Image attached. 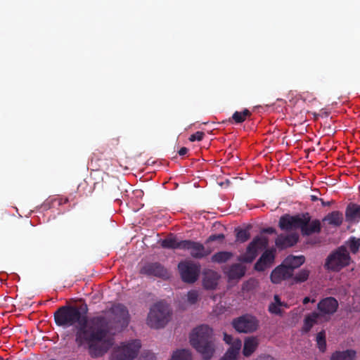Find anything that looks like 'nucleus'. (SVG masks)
<instances>
[{
	"instance_id": "obj_1",
	"label": "nucleus",
	"mask_w": 360,
	"mask_h": 360,
	"mask_svg": "<svg viewBox=\"0 0 360 360\" xmlns=\"http://www.w3.org/2000/svg\"><path fill=\"white\" fill-rule=\"evenodd\" d=\"M76 306L65 305L54 312V321L58 326L64 328L77 324L75 332V342L79 347H85L93 357L102 356L105 352L98 345L105 342L109 331L108 323L104 316L88 318L86 315V304L82 309Z\"/></svg>"
},
{
	"instance_id": "obj_2",
	"label": "nucleus",
	"mask_w": 360,
	"mask_h": 360,
	"mask_svg": "<svg viewBox=\"0 0 360 360\" xmlns=\"http://www.w3.org/2000/svg\"><path fill=\"white\" fill-rule=\"evenodd\" d=\"M190 342L204 360H210L215 352L213 330L207 325H201L193 329Z\"/></svg>"
},
{
	"instance_id": "obj_3",
	"label": "nucleus",
	"mask_w": 360,
	"mask_h": 360,
	"mask_svg": "<svg viewBox=\"0 0 360 360\" xmlns=\"http://www.w3.org/2000/svg\"><path fill=\"white\" fill-rule=\"evenodd\" d=\"M109 312L111 314L110 318L104 316L109 324L108 336L110 334H115L122 331L128 326L130 321L129 311L122 304L117 303L113 304L110 308Z\"/></svg>"
},
{
	"instance_id": "obj_4",
	"label": "nucleus",
	"mask_w": 360,
	"mask_h": 360,
	"mask_svg": "<svg viewBox=\"0 0 360 360\" xmlns=\"http://www.w3.org/2000/svg\"><path fill=\"white\" fill-rule=\"evenodd\" d=\"M351 262L352 259L347 248L342 245L327 257L324 267L328 271L338 272L349 265Z\"/></svg>"
},
{
	"instance_id": "obj_5",
	"label": "nucleus",
	"mask_w": 360,
	"mask_h": 360,
	"mask_svg": "<svg viewBox=\"0 0 360 360\" xmlns=\"http://www.w3.org/2000/svg\"><path fill=\"white\" fill-rule=\"evenodd\" d=\"M169 316L168 305L163 302H158L151 307L148 315L147 323L151 328H163L168 323Z\"/></svg>"
},
{
	"instance_id": "obj_6",
	"label": "nucleus",
	"mask_w": 360,
	"mask_h": 360,
	"mask_svg": "<svg viewBox=\"0 0 360 360\" xmlns=\"http://www.w3.org/2000/svg\"><path fill=\"white\" fill-rule=\"evenodd\" d=\"M141 347V344L139 340L122 343L113 349L110 360H133L137 356Z\"/></svg>"
},
{
	"instance_id": "obj_7",
	"label": "nucleus",
	"mask_w": 360,
	"mask_h": 360,
	"mask_svg": "<svg viewBox=\"0 0 360 360\" xmlns=\"http://www.w3.org/2000/svg\"><path fill=\"white\" fill-rule=\"evenodd\" d=\"M269 245V240L265 236H256L249 243L245 252L238 257V261L242 263H252L257 257L259 251L265 249Z\"/></svg>"
},
{
	"instance_id": "obj_8",
	"label": "nucleus",
	"mask_w": 360,
	"mask_h": 360,
	"mask_svg": "<svg viewBox=\"0 0 360 360\" xmlns=\"http://www.w3.org/2000/svg\"><path fill=\"white\" fill-rule=\"evenodd\" d=\"M232 326L239 333H250L257 330L259 321L255 316L246 314L234 319Z\"/></svg>"
},
{
	"instance_id": "obj_9",
	"label": "nucleus",
	"mask_w": 360,
	"mask_h": 360,
	"mask_svg": "<svg viewBox=\"0 0 360 360\" xmlns=\"http://www.w3.org/2000/svg\"><path fill=\"white\" fill-rule=\"evenodd\" d=\"M181 278L185 283H195L200 274V266L191 261H181L178 264Z\"/></svg>"
},
{
	"instance_id": "obj_10",
	"label": "nucleus",
	"mask_w": 360,
	"mask_h": 360,
	"mask_svg": "<svg viewBox=\"0 0 360 360\" xmlns=\"http://www.w3.org/2000/svg\"><path fill=\"white\" fill-rule=\"evenodd\" d=\"M141 274L148 277L154 276L163 279L168 278L169 275L167 269L159 262H148L141 266Z\"/></svg>"
},
{
	"instance_id": "obj_11",
	"label": "nucleus",
	"mask_w": 360,
	"mask_h": 360,
	"mask_svg": "<svg viewBox=\"0 0 360 360\" xmlns=\"http://www.w3.org/2000/svg\"><path fill=\"white\" fill-rule=\"evenodd\" d=\"M182 247L183 250H188L191 256L197 259L206 257L212 252L210 250L205 248L203 244L191 240H184V244Z\"/></svg>"
},
{
	"instance_id": "obj_12",
	"label": "nucleus",
	"mask_w": 360,
	"mask_h": 360,
	"mask_svg": "<svg viewBox=\"0 0 360 360\" xmlns=\"http://www.w3.org/2000/svg\"><path fill=\"white\" fill-rule=\"evenodd\" d=\"M302 224L300 227L302 236H310L321 232V226L319 219L311 221V216L308 212L302 213Z\"/></svg>"
},
{
	"instance_id": "obj_13",
	"label": "nucleus",
	"mask_w": 360,
	"mask_h": 360,
	"mask_svg": "<svg viewBox=\"0 0 360 360\" xmlns=\"http://www.w3.org/2000/svg\"><path fill=\"white\" fill-rule=\"evenodd\" d=\"M338 302L335 297H328L322 299L317 304L320 316L335 314L338 310Z\"/></svg>"
},
{
	"instance_id": "obj_14",
	"label": "nucleus",
	"mask_w": 360,
	"mask_h": 360,
	"mask_svg": "<svg viewBox=\"0 0 360 360\" xmlns=\"http://www.w3.org/2000/svg\"><path fill=\"white\" fill-rule=\"evenodd\" d=\"M302 224V214L290 216L285 214L279 219V227L281 230L290 231L292 229H300Z\"/></svg>"
},
{
	"instance_id": "obj_15",
	"label": "nucleus",
	"mask_w": 360,
	"mask_h": 360,
	"mask_svg": "<svg viewBox=\"0 0 360 360\" xmlns=\"http://www.w3.org/2000/svg\"><path fill=\"white\" fill-rule=\"evenodd\" d=\"M274 259L275 250H266L255 264L254 268L257 271H264L273 264Z\"/></svg>"
},
{
	"instance_id": "obj_16",
	"label": "nucleus",
	"mask_w": 360,
	"mask_h": 360,
	"mask_svg": "<svg viewBox=\"0 0 360 360\" xmlns=\"http://www.w3.org/2000/svg\"><path fill=\"white\" fill-rule=\"evenodd\" d=\"M246 272V267L241 264H233L224 269V273L229 281H238L243 278Z\"/></svg>"
},
{
	"instance_id": "obj_17",
	"label": "nucleus",
	"mask_w": 360,
	"mask_h": 360,
	"mask_svg": "<svg viewBox=\"0 0 360 360\" xmlns=\"http://www.w3.org/2000/svg\"><path fill=\"white\" fill-rule=\"evenodd\" d=\"M292 275V272L282 263L272 271L270 278L272 283L278 284L282 281L291 278Z\"/></svg>"
},
{
	"instance_id": "obj_18",
	"label": "nucleus",
	"mask_w": 360,
	"mask_h": 360,
	"mask_svg": "<svg viewBox=\"0 0 360 360\" xmlns=\"http://www.w3.org/2000/svg\"><path fill=\"white\" fill-rule=\"evenodd\" d=\"M299 240V236L296 233L288 235L280 234L276 239V245L281 249L290 248L295 245Z\"/></svg>"
},
{
	"instance_id": "obj_19",
	"label": "nucleus",
	"mask_w": 360,
	"mask_h": 360,
	"mask_svg": "<svg viewBox=\"0 0 360 360\" xmlns=\"http://www.w3.org/2000/svg\"><path fill=\"white\" fill-rule=\"evenodd\" d=\"M218 274L213 270H206L203 273L202 284L205 289H215L218 284Z\"/></svg>"
},
{
	"instance_id": "obj_20",
	"label": "nucleus",
	"mask_w": 360,
	"mask_h": 360,
	"mask_svg": "<svg viewBox=\"0 0 360 360\" xmlns=\"http://www.w3.org/2000/svg\"><path fill=\"white\" fill-rule=\"evenodd\" d=\"M242 342L239 339L234 340L224 355L219 360H237Z\"/></svg>"
},
{
	"instance_id": "obj_21",
	"label": "nucleus",
	"mask_w": 360,
	"mask_h": 360,
	"mask_svg": "<svg viewBox=\"0 0 360 360\" xmlns=\"http://www.w3.org/2000/svg\"><path fill=\"white\" fill-rule=\"evenodd\" d=\"M305 262V257L303 255L300 256H294L289 255L283 261V264L286 266V267L289 269L290 272L293 274V271L295 269L300 267L302 264H303Z\"/></svg>"
},
{
	"instance_id": "obj_22",
	"label": "nucleus",
	"mask_w": 360,
	"mask_h": 360,
	"mask_svg": "<svg viewBox=\"0 0 360 360\" xmlns=\"http://www.w3.org/2000/svg\"><path fill=\"white\" fill-rule=\"evenodd\" d=\"M346 219L348 221H360V205L350 203L345 210Z\"/></svg>"
},
{
	"instance_id": "obj_23",
	"label": "nucleus",
	"mask_w": 360,
	"mask_h": 360,
	"mask_svg": "<svg viewBox=\"0 0 360 360\" xmlns=\"http://www.w3.org/2000/svg\"><path fill=\"white\" fill-rule=\"evenodd\" d=\"M259 345V340L256 337H248L245 339L243 354L245 356H250L256 350Z\"/></svg>"
},
{
	"instance_id": "obj_24",
	"label": "nucleus",
	"mask_w": 360,
	"mask_h": 360,
	"mask_svg": "<svg viewBox=\"0 0 360 360\" xmlns=\"http://www.w3.org/2000/svg\"><path fill=\"white\" fill-rule=\"evenodd\" d=\"M323 221L335 227L340 226L343 222L342 213L340 211H333L324 217Z\"/></svg>"
},
{
	"instance_id": "obj_25",
	"label": "nucleus",
	"mask_w": 360,
	"mask_h": 360,
	"mask_svg": "<svg viewBox=\"0 0 360 360\" xmlns=\"http://www.w3.org/2000/svg\"><path fill=\"white\" fill-rule=\"evenodd\" d=\"M184 240H178L176 237L170 236L163 239L160 245L163 248L183 250Z\"/></svg>"
},
{
	"instance_id": "obj_26",
	"label": "nucleus",
	"mask_w": 360,
	"mask_h": 360,
	"mask_svg": "<svg viewBox=\"0 0 360 360\" xmlns=\"http://www.w3.org/2000/svg\"><path fill=\"white\" fill-rule=\"evenodd\" d=\"M319 317L320 314L316 311L307 315L304 319V324L301 330L302 333H307L309 332L313 326L317 323V320Z\"/></svg>"
},
{
	"instance_id": "obj_27",
	"label": "nucleus",
	"mask_w": 360,
	"mask_h": 360,
	"mask_svg": "<svg viewBox=\"0 0 360 360\" xmlns=\"http://www.w3.org/2000/svg\"><path fill=\"white\" fill-rule=\"evenodd\" d=\"M334 360H356V352L349 349L344 351H335L331 354Z\"/></svg>"
},
{
	"instance_id": "obj_28",
	"label": "nucleus",
	"mask_w": 360,
	"mask_h": 360,
	"mask_svg": "<svg viewBox=\"0 0 360 360\" xmlns=\"http://www.w3.org/2000/svg\"><path fill=\"white\" fill-rule=\"evenodd\" d=\"M233 257V253L227 251H220L212 256V262L222 264L228 262Z\"/></svg>"
},
{
	"instance_id": "obj_29",
	"label": "nucleus",
	"mask_w": 360,
	"mask_h": 360,
	"mask_svg": "<svg viewBox=\"0 0 360 360\" xmlns=\"http://www.w3.org/2000/svg\"><path fill=\"white\" fill-rule=\"evenodd\" d=\"M171 360H192L191 352L186 349L176 350L174 352Z\"/></svg>"
},
{
	"instance_id": "obj_30",
	"label": "nucleus",
	"mask_w": 360,
	"mask_h": 360,
	"mask_svg": "<svg viewBox=\"0 0 360 360\" xmlns=\"http://www.w3.org/2000/svg\"><path fill=\"white\" fill-rule=\"evenodd\" d=\"M345 246L350 250L353 254L359 252L360 248V238L355 237H350L349 239L345 243Z\"/></svg>"
},
{
	"instance_id": "obj_31",
	"label": "nucleus",
	"mask_w": 360,
	"mask_h": 360,
	"mask_svg": "<svg viewBox=\"0 0 360 360\" xmlns=\"http://www.w3.org/2000/svg\"><path fill=\"white\" fill-rule=\"evenodd\" d=\"M236 240L240 243H244L247 241L250 237V233L249 232V228L247 229H235Z\"/></svg>"
},
{
	"instance_id": "obj_32",
	"label": "nucleus",
	"mask_w": 360,
	"mask_h": 360,
	"mask_svg": "<svg viewBox=\"0 0 360 360\" xmlns=\"http://www.w3.org/2000/svg\"><path fill=\"white\" fill-rule=\"evenodd\" d=\"M250 115L251 112L250 110L245 109L242 112L236 111L232 115V119L236 123L239 124L243 122L248 117L250 116Z\"/></svg>"
},
{
	"instance_id": "obj_33",
	"label": "nucleus",
	"mask_w": 360,
	"mask_h": 360,
	"mask_svg": "<svg viewBox=\"0 0 360 360\" xmlns=\"http://www.w3.org/2000/svg\"><path fill=\"white\" fill-rule=\"evenodd\" d=\"M316 344L319 349L324 352L326 349V333L323 330L318 333L316 335Z\"/></svg>"
},
{
	"instance_id": "obj_34",
	"label": "nucleus",
	"mask_w": 360,
	"mask_h": 360,
	"mask_svg": "<svg viewBox=\"0 0 360 360\" xmlns=\"http://www.w3.org/2000/svg\"><path fill=\"white\" fill-rule=\"evenodd\" d=\"M309 275V271L302 269L294 276L293 280L295 283H302L308 279Z\"/></svg>"
},
{
	"instance_id": "obj_35",
	"label": "nucleus",
	"mask_w": 360,
	"mask_h": 360,
	"mask_svg": "<svg viewBox=\"0 0 360 360\" xmlns=\"http://www.w3.org/2000/svg\"><path fill=\"white\" fill-rule=\"evenodd\" d=\"M187 299H188V302L191 304L196 303V302L198 300V292L195 290L189 291L187 294Z\"/></svg>"
},
{
	"instance_id": "obj_36",
	"label": "nucleus",
	"mask_w": 360,
	"mask_h": 360,
	"mask_svg": "<svg viewBox=\"0 0 360 360\" xmlns=\"http://www.w3.org/2000/svg\"><path fill=\"white\" fill-rule=\"evenodd\" d=\"M269 311L273 314H276V315H281L282 314V311L281 309H280L279 306L276 304H274L273 302H271L269 305Z\"/></svg>"
},
{
	"instance_id": "obj_37",
	"label": "nucleus",
	"mask_w": 360,
	"mask_h": 360,
	"mask_svg": "<svg viewBox=\"0 0 360 360\" xmlns=\"http://www.w3.org/2000/svg\"><path fill=\"white\" fill-rule=\"evenodd\" d=\"M205 136V133L202 131H196L195 133L191 134L188 139V140L191 142L198 141H200L202 140L203 137Z\"/></svg>"
},
{
	"instance_id": "obj_38",
	"label": "nucleus",
	"mask_w": 360,
	"mask_h": 360,
	"mask_svg": "<svg viewBox=\"0 0 360 360\" xmlns=\"http://www.w3.org/2000/svg\"><path fill=\"white\" fill-rule=\"evenodd\" d=\"M139 360H156V357L153 352L147 351L141 354Z\"/></svg>"
},
{
	"instance_id": "obj_39",
	"label": "nucleus",
	"mask_w": 360,
	"mask_h": 360,
	"mask_svg": "<svg viewBox=\"0 0 360 360\" xmlns=\"http://www.w3.org/2000/svg\"><path fill=\"white\" fill-rule=\"evenodd\" d=\"M225 238V236L223 233L212 234L210 235L206 240V243H210L215 240H223Z\"/></svg>"
},
{
	"instance_id": "obj_40",
	"label": "nucleus",
	"mask_w": 360,
	"mask_h": 360,
	"mask_svg": "<svg viewBox=\"0 0 360 360\" xmlns=\"http://www.w3.org/2000/svg\"><path fill=\"white\" fill-rule=\"evenodd\" d=\"M276 232V229L273 227L264 228L262 230V233H263L272 234L275 233Z\"/></svg>"
},
{
	"instance_id": "obj_41",
	"label": "nucleus",
	"mask_w": 360,
	"mask_h": 360,
	"mask_svg": "<svg viewBox=\"0 0 360 360\" xmlns=\"http://www.w3.org/2000/svg\"><path fill=\"white\" fill-rule=\"evenodd\" d=\"M224 340L226 342V343L229 344V345H232V343L233 342L234 340H233V338L231 335H229L228 334H224Z\"/></svg>"
},
{
	"instance_id": "obj_42",
	"label": "nucleus",
	"mask_w": 360,
	"mask_h": 360,
	"mask_svg": "<svg viewBox=\"0 0 360 360\" xmlns=\"http://www.w3.org/2000/svg\"><path fill=\"white\" fill-rule=\"evenodd\" d=\"M53 201H58V205H63V204H65V203H67L69 200H68V198H55L53 200Z\"/></svg>"
},
{
	"instance_id": "obj_43",
	"label": "nucleus",
	"mask_w": 360,
	"mask_h": 360,
	"mask_svg": "<svg viewBox=\"0 0 360 360\" xmlns=\"http://www.w3.org/2000/svg\"><path fill=\"white\" fill-rule=\"evenodd\" d=\"M188 150L186 147H182L180 148V150L178 151V153L181 156L185 155L188 153Z\"/></svg>"
},
{
	"instance_id": "obj_44",
	"label": "nucleus",
	"mask_w": 360,
	"mask_h": 360,
	"mask_svg": "<svg viewBox=\"0 0 360 360\" xmlns=\"http://www.w3.org/2000/svg\"><path fill=\"white\" fill-rule=\"evenodd\" d=\"M274 304H278V306L281 304V300L279 297V296L278 295H275L274 297Z\"/></svg>"
},
{
	"instance_id": "obj_45",
	"label": "nucleus",
	"mask_w": 360,
	"mask_h": 360,
	"mask_svg": "<svg viewBox=\"0 0 360 360\" xmlns=\"http://www.w3.org/2000/svg\"><path fill=\"white\" fill-rule=\"evenodd\" d=\"M309 302H311V300L309 297H305L304 299H303V301H302V303L304 304H307V303H309ZM315 302V300H311V302Z\"/></svg>"
},
{
	"instance_id": "obj_46",
	"label": "nucleus",
	"mask_w": 360,
	"mask_h": 360,
	"mask_svg": "<svg viewBox=\"0 0 360 360\" xmlns=\"http://www.w3.org/2000/svg\"><path fill=\"white\" fill-rule=\"evenodd\" d=\"M320 201L321 202L322 205L324 207L330 206L331 205V202H330V201L325 202L322 198H320Z\"/></svg>"
},
{
	"instance_id": "obj_47",
	"label": "nucleus",
	"mask_w": 360,
	"mask_h": 360,
	"mask_svg": "<svg viewBox=\"0 0 360 360\" xmlns=\"http://www.w3.org/2000/svg\"><path fill=\"white\" fill-rule=\"evenodd\" d=\"M311 201L315 202V201H317L319 200H320V198H319L316 195H311Z\"/></svg>"
},
{
	"instance_id": "obj_48",
	"label": "nucleus",
	"mask_w": 360,
	"mask_h": 360,
	"mask_svg": "<svg viewBox=\"0 0 360 360\" xmlns=\"http://www.w3.org/2000/svg\"><path fill=\"white\" fill-rule=\"evenodd\" d=\"M288 307V304L286 303H285L284 302H282L281 304L279 305V307Z\"/></svg>"
},
{
	"instance_id": "obj_49",
	"label": "nucleus",
	"mask_w": 360,
	"mask_h": 360,
	"mask_svg": "<svg viewBox=\"0 0 360 360\" xmlns=\"http://www.w3.org/2000/svg\"><path fill=\"white\" fill-rule=\"evenodd\" d=\"M266 359H270V360H272V359H272L271 357H270V356H267V357H266Z\"/></svg>"
},
{
	"instance_id": "obj_50",
	"label": "nucleus",
	"mask_w": 360,
	"mask_h": 360,
	"mask_svg": "<svg viewBox=\"0 0 360 360\" xmlns=\"http://www.w3.org/2000/svg\"><path fill=\"white\" fill-rule=\"evenodd\" d=\"M93 161H94V158H92L91 160V163L93 162Z\"/></svg>"
},
{
	"instance_id": "obj_51",
	"label": "nucleus",
	"mask_w": 360,
	"mask_h": 360,
	"mask_svg": "<svg viewBox=\"0 0 360 360\" xmlns=\"http://www.w3.org/2000/svg\"><path fill=\"white\" fill-rule=\"evenodd\" d=\"M330 360H334V359H333L332 358V356H330Z\"/></svg>"
},
{
	"instance_id": "obj_52",
	"label": "nucleus",
	"mask_w": 360,
	"mask_h": 360,
	"mask_svg": "<svg viewBox=\"0 0 360 360\" xmlns=\"http://www.w3.org/2000/svg\"><path fill=\"white\" fill-rule=\"evenodd\" d=\"M0 360H4V359H3V358H1V357H0Z\"/></svg>"
}]
</instances>
